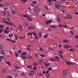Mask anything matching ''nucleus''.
Masks as SVG:
<instances>
[{
    "mask_svg": "<svg viewBox=\"0 0 78 78\" xmlns=\"http://www.w3.org/2000/svg\"><path fill=\"white\" fill-rule=\"evenodd\" d=\"M18 53H22V51L21 50H20L18 51Z\"/></svg>",
    "mask_w": 78,
    "mask_h": 78,
    "instance_id": "55",
    "label": "nucleus"
},
{
    "mask_svg": "<svg viewBox=\"0 0 78 78\" xmlns=\"http://www.w3.org/2000/svg\"><path fill=\"white\" fill-rule=\"evenodd\" d=\"M64 48H69L70 47V45H67V44H65L64 46Z\"/></svg>",
    "mask_w": 78,
    "mask_h": 78,
    "instance_id": "8",
    "label": "nucleus"
},
{
    "mask_svg": "<svg viewBox=\"0 0 78 78\" xmlns=\"http://www.w3.org/2000/svg\"><path fill=\"white\" fill-rule=\"evenodd\" d=\"M27 16H27L26 14H25L23 16V17H27Z\"/></svg>",
    "mask_w": 78,
    "mask_h": 78,
    "instance_id": "33",
    "label": "nucleus"
},
{
    "mask_svg": "<svg viewBox=\"0 0 78 78\" xmlns=\"http://www.w3.org/2000/svg\"><path fill=\"white\" fill-rule=\"evenodd\" d=\"M63 27L64 28H67V26L66 25H63Z\"/></svg>",
    "mask_w": 78,
    "mask_h": 78,
    "instance_id": "41",
    "label": "nucleus"
},
{
    "mask_svg": "<svg viewBox=\"0 0 78 78\" xmlns=\"http://www.w3.org/2000/svg\"><path fill=\"white\" fill-rule=\"evenodd\" d=\"M11 41H12V42L13 43H15V42H16V41L12 40Z\"/></svg>",
    "mask_w": 78,
    "mask_h": 78,
    "instance_id": "63",
    "label": "nucleus"
},
{
    "mask_svg": "<svg viewBox=\"0 0 78 78\" xmlns=\"http://www.w3.org/2000/svg\"><path fill=\"white\" fill-rule=\"evenodd\" d=\"M4 33H9V27H7L5 29L4 31Z\"/></svg>",
    "mask_w": 78,
    "mask_h": 78,
    "instance_id": "2",
    "label": "nucleus"
},
{
    "mask_svg": "<svg viewBox=\"0 0 78 78\" xmlns=\"http://www.w3.org/2000/svg\"><path fill=\"white\" fill-rule=\"evenodd\" d=\"M47 78H49L50 77V74H48L46 75Z\"/></svg>",
    "mask_w": 78,
    "mask_h": 78,
    "instance_id": "47",
    "label": "nucleus"
},
{
    "mask_svg": "<svg viewBox=\"0 0 78 78\" xmlns=\"http://www.w3.org/2000/svg\"><path fill=\"white\" fill-rule=\"evenodd\" d=\"M28 75L30 76H33L34 75V72L33 71H31V72H29L28 73Z\"/></svg>",
    "mask_w": 78,
    "mask_h": 78,
    "instance_id": "6",
    "label": "nucleus"
},
{
    "mask_svg": "<svg viewBox=\"0 0 78 78\" xmlns=\"http://www.w3.org/2000/svg\"><path fill=\"white\" fill-rule=\"evenodd\" d=\"M23 59H27V56H21Z\"/></svg>",
    "mask_w": 78,
    "mask_h": 78,
    "instance_id": "24",
    "label": "nucleus"
},
{
    "mask_svg": "<svg viewBox=\"0 0 78 78\" xmlns=\"http://www.w3.org/2000/svg\"><path fill=\"white\" fill-rule=\"evenodd\" d=\"M35 39L38 40V39H39V37H37V36L35 37Z\"/></svg>",
    "mask_w": 78,
    "mask_h": 78,
    "instance_id": "51",
    "label": "nucleus"
},
{
    "mask_svg": "<svg viewBox=\"0 0 78 78\" xmlns=\"http://www.w3.org/2000/svg\"><path fill=\"white\" fill-rule=\"evenodd\" d=\"M3 22H4V23H6V24H7V23H8V22L6 21L5 19H4L2 20Z\"/></svg>",
    "mask_w": 78,
    "mask_h": 78,
    "instance_id": "12",
    "label": "nucleus"
},
{
    "mask_svg": "<svg viewBox=\"0 0 78 78\" xmlns=\"http://www.w3.org/2000/svg\"><path fill=\"white\" fill-rule=\"evenodd\" d=\"M67 18L70 19H72V17L70 14H67Z\"/></svg>",
    "mask_w": 78,
    "mask_h": 78,
    "instance_id": "10",
    "label": "nucleus"
},
{
    "mask_svg": "<svg viewBox=\"0 0 78 78\" xmlns=\"http://www.w3.org/2000/svg\"><path fill=\"white\" fill-rule=\"evenodd\" d=\"M39 64H41V63H42V60H40L39 61Z\"/></svg>",
    "mask_w": 78,
    "mask_h": 78,
    "instance_id": "49",
    "label": "nucleus"
},
{
    "mask_svg": "<svg viewBox=\"0 0 78 78\" xmlns=\"http://www.w3.org/2000/svg\"><path fill=\"white\" fill-rule=\"evenodd\" d=\"M61 11H62V12H64L65 11H66L64 9H62L61 10Z\"/></svg>",
    "mask_w": 78,
    "mask_h": 78,
    "instance_id": "61",
    "label": "nucleus"
},
{
    "mask_svg": "<svg viewBox=\"0 0 78 78\" xmlns=\"http://www.w3.org/2000/svg\"><path fill=\"white\" fill-rule=\"evenodd\" d=\"M55 6L57 9H60V8H59V6L60 5H59L58 4V2H57L55 3Z\"/></svg>",
    "mask_w": 78,
    "mask_h": 78,
    "instance_id": "1",
    "label": "nucleus"
},
{
    "mask_svg": "<svg viewBox=\"0 0 78 78\" xmlns=\"http://www.w3.org/2000/svg\"><path fill=\"white\" fill-rule=\"evenodd\" d=\"M50 27H51V28H56V27H55V26L54 25H51L50 26Z\"/></svg>",
    "mask_w": 78,
    "mask_h": 78,
    "instance_id": "18",
    "label": "nucleus"
},
{
    "mask_svg": "<svg viewBox=\"0 0 78 78\" xmlns=\"http://www.w3.org/2000/svg\"><path fill=\"white\" fill-rule=\"evenodd\" d=\"M29 59H32V57L31 56H29Z\"/></svg>",
    "mask_w": 78,
    "mask_h": 78,
    "instance_id": "62",
    "label": "nucleus"
},
{
    "mask_svg": "<svg viewBox=\"0 0 78 78\" xmlns=\"http://www.w3.org/2000/svg\"><path fill=\"white\" fill-rule=\"evenodd\" d=\"M12 14H15L16 13V12L14 10H12Z\"/></svg>",
    "mask_w": 78,
    "mask_h": 78,
    "instance_id": "26",
    "label": "nucleus"
},
{
    "mask_svg": "<svg viewBox=\"0 0 78 78\" xmlns=\"http://www.w3.org/2000/svg\"><path fill=\"white\" fill-rule=\"evenodd\" d=\"M28 9L30 10L31 9V6H29L28 7Z\"/></svg>",
    "mask_w": 78,
    "mask_h": 78,
    "instance_id": "64",
    "label": "nucleus"
},
{
    "mask_svg": "<svg viewBox=\"0 0 78 78\" xmlns=\"http://www.w3.org/2000/svg\"><path fill=\"white\" fill-rule=\"evenodd\" d=\"M0 28H4V26L2 25H0Z\"/></svg>",
    "mask_w": 78,
    "mask_h": 78,
    "instance_id": "32",
    "label": "nucleus"
},
{
    "mask_svg": "<svg viewBox=\"0 0 78 78\" xmlns=\"http://www.w3.org/2000/svg\"><path fill=\"white\" fill-rule=\"evenodd\" d=\"M15 56H16L17 57L18 56H19V55H18V54H17V53H15Z\"/></svg>",
    "mask_w": 78,
    "mask_h": 78,
    "instance_id": "56",
    "label": "nucleus"
},
{
    "mask_svg": "<svg viewBox=\"0 0 78 78\" xmlns=\"http://www.w3.org/2000/svg\"><path fill=\"white\" fill-rule=\"evenodd\" d=\"M48 35H46L44 36V38H47V37Z\"/></svg>",
    "mask_w": 78,
    "mask_h": 78,
    "instance_id": "59",
    "label": "nucleus"
},
{
    "mask_svg": "<svg viewBox=\"0 0 78 78\" xmlns=\"http://www.w3.org/2000/svg\"><path fill=\"white\" fill-rule=\"evenodd\" d=\"M9 36L10 37H13V35H12V34H9Z\"/></svg>",
    "mask_w": 78,
    "mask_h": 78,
    "instance_id": "39",
    "label": "nucleus"
},
{
    "mask_svg": "<svg viewBox=\"0 0 78 78\" xmlns=\"http://www.w3.org/2000/svg\"><path fill=\"white\" fill-rule=\"evenodd\" d=\"M23 26L24 27H28V24L27 22H25L24 23Z\"/></svg>",
    "mask_w": 78,
    "mask_h": 78,
    "instance_id": "13",
    "label": "nucleus"
},
{
    "mask_svg": "<svg viewBox=\"0 0 78 78\" xmlns=\"http://www.w3.org/2000/svg\"><path fill=\"white\" fill-rule=\"evenodd\" d=\"M39 36H42V34H41V33L39 32Z\"/></svg>",
    "mask_w": 78,
    "mask_h": 78,
    "instance_id": "60",
    "label": "nucleus"
},
{
    "mask_svg": "<svg viewBox=\"0 0 78 78\" xmlns=\"http://www.w3.org/2000/svg\"><path fill=\"white\" fill-rule=\"evenodd\" d=\"M48 70H49V71H51V67H49L48 68Z\"/></svg>",
    "mask_w": 78,
    "mask_h": 78,
    "instance_id": "35",
    "label": "nucleus"
},
{
    "mask_svg": "<svg viewBox=\"0 0 78 78\" xmlns=\"http://www.w3.org/2000/svg\"><path fill=\"white\" fill-rule=\"evenodd\" d=\"M15 68H16V69H20V68L19 67V66H15Z\"/></svg>",
    "mask_w": 78,
    "mask_h": 78,
    "instance_id": "38",
    "label": "nucleus"
},
{
    "mask_svg": "<svg viewBox=\"0 0 78 78\" xmlns=\"http://www.w3.org/2000/svg\"><path fill=\"white\" fill-rule=\"evenodd\" d=\"M6 41H11L10 39L7 38L6 39Z\"/></svg>",
    "mask_w": 78,
    "mask_h": 78,
    "instance_id": "54",
    "label": "nucleus"
},
{
    "mask_svg": "<svg viewBox=\"0 0 78 78\" xmlns=\"http://www.w3.org/2000/svg\"><path fill=\"white\" fill-rule=\"evenodd\" d=\"M4 57L3 56H0V59H3Z\"/></svg>",
    "mask_w": 78,
    "mask_h": 78,
    "instance_id": "52",
    "label": "nucleus"
},
{
    "mask_svg": "<svg viewBox=\"0 0 78 78\" xmlns=\"http://www.w3.org/2000/svg\"><path fill=\"white\" fill-rule=\"evenodd\" d=\"M32 3H33V4H34V5H35V4H36V1H33L32 2Z\"/></svg>",
    "mask_w": 78,
    "mask_h": 78,
    "instance_id": "30",
    "label": "nucleus"
},
{
    "mask_svg": "<svg viewBox=\"0 0 78 78\" xmlns=\"http://www.w3.org/2000/svg\"><path fill=\"white\" fill-rule=\"evenodd\" d=\"M33 9L36 13H39L40 12V10L37 8L35 7Z\"/></svg>",
    "mask_w": 78,
    "mask_h": 78,
    "instance_id": "3",
    "label": "nucleus"
},
{
    "mask_svg": "<svg viewBox=\"0 0 78 78\" xmlns=\"http://www.w3.org/2000/svg\"><path fill=\"white\" fill-rule=\"evenodd\" d=\"M70 32L72 34V35H74V34H75V33L73 32V31H70Z\"/></svg>",
    "mask_w": 78,
    "mask_h": 78,
    "instance_id": "42",
    "label": "nucleus"
},
{
    "mask_svg": "<svg viewBox=\"0 0 78 78\" xmlns=\"http://www.w3.org/2000/svg\"><path fill=\"white\" fill-rule=\"evenodd\" d=\"M8 78H12V77L10 76H8Z\"/></svg>",
    "mask_w": 78,
    "mask_h": 78,
    "instance_id": "58",
    "label": "nucleus"
},
{
    "mask_svg": "<svg viewBox=\"0 0 78 78\" xmlns=\"http://www.w3.org/2000/svg\"><path fill=\"white\" fill-rule=\"evenodd\" d=\"M68 72V71L67 70H64L63 72V73L64 75H67V72Z\"/></svg>",
    "mask_w": 78,
    "mask_h": 78,
    "instance_id": "4",
    "label": "nucleus"
},
{
    "mask_svg": "<svg viewBox=\"0 0 78 78\" xmlns=\"http://www.w3.org/2000/svg\"><path fill=\"white\" fill-rule=\"evenodd\" d=\"M60 57H61V58H63V55H60Z\"/></svg>",
    "mask_w": 78,
    "mask_h": 78,
    "instance_id": "57",
    "label": "nucleus"
},
{
    "mask_svg": "<svg viewBox=\"0 0 78 78\" xmlns=\"http://www.w3.org/2000/svg\"><path fill=\"white\" fill-rule=\"evenodd\" d=\"M41 57H46V56L45 55H41Z\"/></svg>",
    "mask_w": 78,
    "mask_h": 78,
    "instance_id": "45",
    "label": "nucleus"
},
{
    "mask_svg": "<svg viewBox=\"0 0 78 78\" xmlns=\"http://www.w3.org/2000/svg\"><path fill=\"white\" fill-rule=\"evenodd\" d=\"M57 22H60L61 21V20L60 19V18H58L57 19Z\"/></svg>",
    "mask_w": 78,
    "mask_h": 78,
    "instance_id": "28",
    "label": "nucleus"
},
{
    "mask_svg": "<svg viewBox=\"0 0 78 78\" xmlns=\"http://www.w3.org/2000/svg\"><path fill=\"white\" fill-rule=\"evenodd\" d=\"M27 18L28 20H29L30 21L31 20V17H30V16H27Z\"/></svg>",
    "mask_w": 78,
    "mask_h": 78,
    "instance_id": "22",
    "label": "nucleus"
},
{
    "mask_svg": "<svg viewBox=\"0 0 78 78\" xmlns=\"http://www.w3.org/2000/svg\"><path fill=\"white\" fill-rule=\"evenodd\" d=\"M27 67L29 69H31L32 68V66H27Z\"/></svg>",
    "mask_w": 78,
    "mask_h": 78,
    "instance_id": "19",
    "label": "nucleus"
},
{
    "mask_svg": "<svg viewBox=\"0 0 78 78\" xmlns=\"http://www.w3.org/2000/svg\"><path fill=\"white\" fill-rule=\"evenodd\" d=\"M7 21H8V22H11V20L9 18H7Z\"/></svg>",
    "mask_w": 78,
    "mask_h": 78,
    "instance_id": "29",
    "label": "nucleus"
},
{
    "mask_svg": "<svg viewBox=\"0 0 78 78\" xmlns=\"http://www.w3.org/2000/svg\"><path fill=\"white\" fill-rule=\"evenodd\" d=\"M69 51H74V49H69Z\"/></svg>",
    "mask_w": 78,
    "mask_h": 78,
    "instance_id": "37",
    "label": "nucleus"
},
{
    "mask_svg": "<svg viewBox=\"0 0 78 78\" xmlns=\"http://www.w3.org/2000/svg\"><path fill=\"white\" fill-rule=\"evenodd\" d=\"M36 69H37V67H36V66L34 67V69H33L34 70H36Z\"/></svg>",
    "mask_w": 78,
    "mask_h": 78,
    "instance_id": "46",
    "label": "nucleus"
},
{
    "mask_svg": "<svg viewBox=\"0 0 78 78\" xmlns=\"http://www.w3.org/2000/svg\"><path fill=\"white\" fill-rule=\"evenodd\" d=\"M51 22V20H47L45 22V24L46 25H48L49 24V23Z\"/></svg>",
    "mask_w": 78,
    "mask_h": 78,
    "instance_id": "5",
    "label": "nucleus"
},
{
    "mask_svg": "<svg viewBox=\"0 0 78 78\" xmlns=\"http://www.w3.org/2000/svg\"><path fill=\"white\" fill-rule=\"evenodd\" d=\"M27 52L24 51L21 53V55L22 56H25L27 55Z\"/></svg>",
    "mask_w": 78,
    "mask_h": 78,
    "instance_id": "11",
    "label": "nucleus"
},
{
    "mask_svg": "<svg viewBox=\"0 0 78 78\" xmlns=\"http://www.w3.org/2000/svg\"><path fill=\"white\" fill-rule=\"evenodd\" d=\"M44 64L45 66H46V67H48V66H49V64H48V63H44Z\"/></svg>",
    "mask_w": 78,
    "mask_h": 78,
    "instance_id": "23",
    "label": "nucleus"
},
{
    "mask_svg": "<svg viewBox=\"0 0 78 78\" xmlns=\"http://www.w3.org/2000/svg\"><path fill=\"white\" fill-rule=\"evenodd\" d=\"M6 63L8 64V65H9V66H11V63H9V62H6Z\"/></svg>",
    "mask_w": 78,
    "mask_h": 78,
    "instance_id": "34",
    "label": "nucleus"
},
{
    "mask_svg": "<svg viewBox=\"0 0 78 78\" xmlns=\"http://www.w3.org/2000/svg\"><path fill=\"white\" fill-rule=\"evenodd\" d=\"M4 30V29H0V33H2V31H3Z\"/></svg>",
    "mask_w": 78,
    "mask_h": 78,
    "instance_id": "31",
    "label": "nucleus"
},
{
    "mask_svg": "<svg viewBox=\"0 0 78 78\" xmlns=\"http://www.w3.org/2000/svg\"><path fill=\"white\" fill-rule=\"evenodd\" d=\"M21 75L25 76V73H23L21 74Z\"/></svg>",
    "mask_w": 78,
    "mask_h": 78,
    "instance_id": "43",
    "label": "nucleus"
},
{
    "mask_svg": "<svg viewBox=\"0 0 78 78\" xmlns=\"http://www.w3.org/2000/svg\"><path fill=\"white\" fill-rule=\"evenodd\" d=\"M59 59V57L57 56L55 57V59L56 61H57V60H58Z\"/></svg>",
    "mask_w": 78,
    "mask_h": 78,
    "instance_id": "25",
    "label": "nucleus"
},
{
    "mask_svg": "<svg viewBox=\"0 0 78 78\" xmlns=\"http://www.w3.org/2000/svg\"><path fill=\"white\" fill-rule=\"evenodd\" d=\"M25 37H19V38L20 39H23Z\"/></svg>",
    "mask_w": 78,
    "mask_h": 78,
    "instance_id": "36",
    "label": "nucleus"
},
{
    "mask_svg": "<svg viewBox=\"0 0 78 78\" xmlns=\"http://www.w3.org/2000/svg\"><path fill=\"white\" fill-rule=\"evenodd\" d=\"M48 4H49V5H51V3H53V2H52L51 0H48Z\"/></svg>",
    "mask_w": 78,
    "mask_h": 78,
    "instance_id": "14",
    "label": "nucleus"
},
{
    "mask_svg": "<svg viewBox=\"0 0 78 78\" xmlns=\"http://www.w3.org/2000/svg\"><path fill=\"white\" fill-rule=\"evenodd\" d=\"M27 36H29V35H30L31 36H32V32H28L27 33Z\"/></svg>",
    "mask_w": 78,
    "mask_h": 78,
    "instance_id": "15",
    "label": "nucleus"
},
{
    "mask_svg": "<svg viewBox=\"0 0 78 78\" xmlns=\"http://www.w3.org/2000/svg\"><path fill=\"white\" fill-rule=\"evenodd\" d=\"M3 48V46L1 44H0V49H2Z\"/></svg>",
    "mask_w": 78,
    "mask_h": 78,
    "instance_id": "40",
    "label": "nucleus"
},
{
    "mask_svg": "<svg viewBox=\"0 0 78 78\" xmlns=\"http://www.w3.org/2000/svg\"><path fill=\"white\" fill-rule=\"evenodd\" d=\"M58 53H60V54H62V53H63L62 51H59Z\"/></svg>",
    "mask_w": 78,
    "mask_h": 78,
    "instance_id": "48",
    "label": "nucleus"
},
{
    "mask_svg": "<svg viewBox=\"0 0 78 78\" xmlns=\"http://www.w3.org/2000/svg\"><path fill=\"white\" fill-rule=\"evenodd\" d=\"M58 5H61V4H63V3H62L61 2H58Z\"/></svg>",
    "mask_w": 78,
    "mask_h": 78,
    "instance_id": "50",
    "label": "nucleus"
},
{
    "mask_svg": "<svg viewBox=\"0 0 78 78\" xmlns=\"http://www.w3.org/2000/svg\"><path fill=\"white\" fill-rule=\"evenodd\" d=\"M33 65L34 66H36L37 65V64L36 63H34L33 64Z\"/></svg>",
    "mask_w": 78,
    "mask_h": 78,
    "instance_id": "44",
    "label": "nucleus"
},
{
    "mask_svg": "<svg viewBox=\"0 0 78 78\" xmlns=\"http://www.w3.org/2000/svg\"><path fill=\"white\" fill-rule=\"evenodd\" d=\"M45 8L46 9H47V10L48 9V7H47V6L46 5L45 6Z\"/></svg>",
    "mask_w": 78,
    "mask_h": 78,
    "instance_id": "53",
    "label": "nucleus"
},
{
    "mask_svg": "<svg viewBox=\"0 0 78 78\" xmlns=\"http://www.w3.org/2000/svg\"><path fill=\"white\" fill-rule=\"evenodd\" d=\"M32 34H33V35H34V36H37L36 34V33L34 32H32Z\"/></svg>",
    "mask_w": 78,
    "mask_h": 78,
    "instance_id": "27",
    "label": "nucleus"
},
{
    "mask_svg": "<svg viewBox=\"0 0 78 78\" xmlns=\"http://www.w3.org/2000/svg\"><path fill=\"white\" fill-rule=\"evenodd\" d=\"M7 25H11V26L12 25H13V24L11 23H9V22H8L7 23Z\"/></svg>",
    "mask_w": 78,
    "mask_h": 78,
    "instance_id": "16",
    "label": "nucleus"
},
{
    "mask_svg": "<svg viewBox=\"0 0 78 78\" xmlns=\"http://www.w3.org/2000/svg\"><path fill=\"white\" fill-rule=\"evenodd\" d=\"M22 26L21 25H19L18 27V29L19 30H20V31H21V30H22Z\"/></svg>",
    "mask_w": 78,
    "mask_h": 78,
    "instance_id": "7",
    "label": "nucleus"
},
{
    "mask_svg": "<svg viewBox=\"0 0 78 78\" xmlns=\"http://www.w3.org/2000/svg\"><path fill=\"white\" fill-rule=\"evenodd\" d=\"M60 6L61 8V9H63L64 8V7H65V6H64L63 5H60Z\"/></svg>",
    "mask_w": 78,
    "mask_h": 78,
    "instance_id": "17",
    "label": "nucleus"
},
{
    "mask_svg": "<svg viewBox=\"0 0 78 78\" xmlns=\"http://www.w3.org/2000/svg\"><path fill=\"white\" fill-rule=\"evenodd\" d=\"M66 62L68 66H70L71 65V62L69 61H66Z\"/></svg>",
    "mask_w": 78,
    "mask_h": 78,
    "instance_id": "9",
    "label": "nucleus"
},
{
    "mask_svg": "<svg viewBox=\"0 0 78 78\" xmlns=\"http://www.w3.org/2000/svg\"><path fill=\"white\" fill-rule=\"evenodd\" d=\"M6 72V70L4 69L2 70V73H5Z\"/></svg>",
    "mask_w": 78,
    "mask_h": 78,
    "instance_id": "20",
    "label": "nucleus"
},
{
    "mask_svg": "<svg viewBox=\"0 0 78 78\" xmlns=\"http://www.w3.org/2000/svg\"><path fill=\"white\" fill-rule=\"evenodd\" d=\"M63 42H69V41L66 40H64L63 41Z\"/></svg>",
    "mask_w": 78,
    "mask_h": 78,
    "instance_id": "21",
    "label": "nucleus"
}]
</instances>
